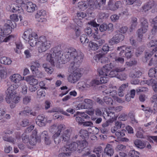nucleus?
Instances as JSON below:
<instances>
[{"instance_id":"nucleus-1","label":"nucleus","mask_w":157,"mask_h":157,"mask_svg":"<svg viewBox=\"0 0 157 157\" xmlns=\"http://www.w3.org/2000/svg\"><path fill=\"white\" fill-rule=\"evenodd\" d=\"M83 55L80 52H77L74 48H70L67 51L65 52L63 57L64 63L71 59L73 60L71 64L74 69L73 72L71 73L67 77L68 81L71 83H74L78 81L82 75L83 70L82 68H78L82 61Z\"/></svg>"},{"instance_id":"nucleus-2","label":"nucleus","mask_w":157,"mask_h":157,"mask_svg":"<svg viewBox=\"0 0 157 157\" xmlns=\"http://www.w3.org/2000/svg\"><path fill=\"white\" fill-rule=\"evenodd\" d=\"M66 128L65 125L62 124H54L51 125L49 129V132L54 133L52 138L56 144H59L61 142L60 136L62 132Z\"/></svg>"},{"instance_id":"nucleus-3","label":"nucleus","mask_w":157,"mask_h":157,"mask_svg":"<svg viewBox=\"0 0 157 157\" xmlns=\"http://www.w3.org/2000/svg\"><path fill=\"white\" fill-rule=\"evenodd\" d=\"M46 60L50 62L52 65L54 66L55 63L58 67L59 64L64 63L63 56L62 52L59 51L57 52H54L52 54L47 53L46 54Z\"/></svg>"},{"instance_id":"nucleus-4","label":"nucleus","mask_w":157,"mask_h":157,"mask_svg":"<svg viewBox=\"0 0 157 157\" xmlns=\"http://www.w3.org/2000/svg\"><path fill=\"white\" fill-rule=\"evenodd\" d=\"M51 44V42L47 40L45 36L40 37L37 45L38 52L41 53L46 51L50 48Z\"/></svg>"},{"instance_id":"nucleus-5","label":"nucleus","mask_w":157,"mask_h":157,"mask_svg":"<svg viewBox=\"0 0 157 157\" xmlns=\"http://www.w3.org/2000/svg\"><path fill=\"white\" fill-rule=\"evenodd\" d=\"M7 94L6 101L7 103H17L20 101V98L16 95V93L14 90H13L12 87H9L6 91Z\"/></svg>"},{"instance_id":"nucleus-6","label":"nucleus","mask_w":157,"mask_h":157,"mask_svg":"<svg viewBox=\"0 0 157 157\" xmlns=\"http://www.w3.org/2000/svg\"><path fill=\"white\" fill-rule=\"evenodd\" d=\"M140 22L141 28L137 30L138 40L140 42L141 41L143 38V34L146 33L148 28V23L146 20L144 18H142L140 20Z\"/></svg>"},{"instance_id":"nucleus-7","label":"nucleus","mask_w":157,"mask_h":157,"mask_svg":"<svg viewBox=\"0 0 157 157\" xmlns=\"http://www.w3.org/2000/svg\"><path fill=\"white\" fill-rule=\"evenodd\" d=\"M25 80L29 84V89L30 91L33 92L36 90L38 83L37 79L35 78L33 76L29 75L25 77Z\"/></svg>"},{"instance_id":"nucleus-8","label":"nucleus","mask_w":157,"mask_h":157,"mask_svg":"<svg viewBox=\"0 0 157 157\" xmlns=\"http://www.w3.org/2000/svg\"><path fill=\"white\" fill-rule=\"evenodd\" d=\"M125 68V67L121 68H116L115 70L112 71L110 72L109 74L108 77L111 78L116 77L119 78L121 80H124L126 78V75L124 74H123V77H122V75L118 76L117 73L124 71Z\"/></svg>"},{"instance_id":"nucleus-9","label":"nucleus","mask_w":157,"mask_h":157,"mask_svg":"<svg viewBox=\"0 0 157 157\" xmlns=\"http://www.w3.org/2000/svg\"><path fill=\"white\" fill-rule=\"evenodd\" d=\"M93 105V101L90 99H85L84 102L78 104L77 109H91Z\"/></svg>"},{"instance_id":"nucleus-10","label":"nucleus","mask_w":157,"mask_h":157,"mask_svg":"<svg viewBox=\"0 0 157 157\" xmlns=\"http://www.w3.org/2000/svg\"><path fill=\"white\" fill-rule=\"evenodd\" d=\"M113 67L114 66L112 63H110L109 64L105 65L99 71V73L100 75L108 76L109 72Z\"/></svg>"},{"instance_id":"nucleus-11","label":"nucleus","mask_w":157,"mask_h":157,"mask_svg":"<svg viewBox=\"0 0 157 157\" xmlns=\"http://www.w3.org/2000/svg\"><path fill=\"white\" fill-rule=\"evenodd\" d=\"M142 85L147 84L152 86L153 90L157 92V78H154L150 80H144L141 82Z\"/></svg>"},{"instance_id":"nucleus-12","label":"nucleus","mask_w":157,"mask_h":157,"mask_svg":"<svg viewBox=\"0 0 157 157\" xmlns=\"http://www.w3.org/2000/svg\"><path fill=\"white\" fill-rule=\"evenodd\" d=\"M65 129L66 128L61 132V137L62 138L63 141L67 142L70 140L72 131L71 129Z\"/></svg>"},{"instance_id":"nucleus-13","label":"nucleus","mask_w":157,"mask_h":157,"mask_svg":"<svg viewBox=\"0 0 157 157\" xmlns=\"http://www.w3.org/2000/svg\"><path fill=\"white\" fill-rule=\"evenodd\" d=\"M117 89V87L113 86L112 84L109 85V88L107 89L103 92V94H110V95L112 96L113 98L114 97H116L115 95L117 94V91L116 90Z\"/></svg>"},{"instance_id":"nucleus-14","label":"nucleus","mask_w":157,"mask_h":157,"mask_svg":"<svg viewBox=\"0 0 157 157\" xmlns=\"http://www.w3.org/2000/svg\"><path fill=\"white\" fill-rule=\"evenodd\" d=\"M45 11L43 10H41L37 11L35 17L37 19L38 21L41 22H44L46 21L47 20L44 17L46 15Z\"/></svg>"},{"instance_id":"nucleus-15","label":"nucleus","mask_w":157,"mask_h":157,"mask_svg":"<svg viewBox=\"0 0 157 157\" xmlns=\"http://www.w3.org/2000/svg\"><path fill=\"white\" fill-rule=\"evenodd\" d=\"M24 77L18 74H14L11 75L10 79L12 82L16 84L19 83V82L24 79Z\"/></svg>"},{"instance_id":"nucleus-16","label":"nucleus","mask_w":157,"mask_h":157,"mask_svg":"<svg viewBox=\"0 0 157 157\" xmlns=\"http://www.w3.org/2000/svg\"><path fill=\"white\" fill-rule=\"evenodd\" d=\"M10 10L13 13L18 12L21 14H22L24 13L21 7L17 4H12L10 6Z\"/></svg>"},{"instance_id":"nucleus-17","label":"nucleus","mask_w":157,"mask_h":157,"mask_svg":"<svg viewBox=\"0 0 157 157\" xmlns=\"http://www.w3.org/2000/svg\"><path fill=\"white\" fill-rule=\"evenodd\" d=\"M60 153L58 155V157H69L71 154V152H69L68 148L64 147L59 150Z\"/></svg>"},{"instance_id":"nucleus-18","label":"nucleus","mask_w":157,"mask_h":157,"mask_svg":"<svg viewBox=\"0 0 157 157\" xmlns=\"http://www.w3.org/2000/svg\"><path fill=\"white\" fill-rule=\"evenodd\" d=\"M124 38V36L123 35L117 34L114 36L109 41L111 43H117L123 40Z\"/></svg>"},{"instance_id":"nucleus-19","label":"nucleus","mask_w":157,"mask_h":157,"mask_svg":"<svg viewBox=\"0 0 157 157\" xmlns=\"http://www.w3.org/2000/svg\"><path fill=\"white\" fill-rule=\"evenodd\" d=\"M38 37L36 33H33V36L29 39L27 42H29L30 46L32 47L35 46L37 45Z\"/></svg>"},{"instance_id":"nucleus-20","label":"nucleus","mask_w":157,"mask_h":157,"mask_svg":"<svg viewBox=\"0 0 157 157\" xmlns=\"http://www.w3.org/2000/svg\"><path fill=\"white\" fill-rule=\"evenodd\" d=\"M47 122V119L42 115H40L37 116L36 120V123L40 127L45 125Z\"/></svg>"},{"instance_id":"nucleus-21","label":"nucleus","mask_w":157,"mask_h":157,"mask_svg":"<svg viewBox=\"0 0 157 157\" xmlns=\"http://www.w3.org/2000/svg\"><path fill=\"white\" fill-rule=\"evenodd\" d=\"M113 26V24L109 23L108 25L106 24L103 23L99 27V30L101 32H104L108 29L109 31H112Z\"/></svg>"},{"instance_id":"nucleus-22","label":"nucleus","mask_w":157,"mask_h":157,"mask_svg":"<svg viewBox=\"0 0 157 157\" xmlns=\"http://www.w3.org/2000/svg\"><path fill=\"white\" fill-rule=\"evenodd\" d=\"M40 137L44 140L45 143L47 145H49L51 143L50 136L46 131H44L41 132Z\"/></svg>"},{"instance_id":"nucleus-23","label":"nucleus","mask_w":157,"mask_h":157,"mask_svg":"<svg viewBox=\"0 0 157 157\" xmlns=\"http://www.w3.org/2000/svg\"><path fill=\"white\" fill-rule=\"evenodd\" d=\"M109 7L110 10L115 11L117 9L121 6V2L120 1H117L114 4H113L111 2L109 1L108 3Z\"/></svg>"},{"instance_id":"nucleus-24","label":"nucleus","mask_w":157,"mask_h":157,"mask_svg":"<svg viewBox=\"0 0 157 157\" xmlns=\"http://www.w3.org/2000/svg\"><path fill=\"white\" fill-rule=\"evenodd\" d=\"M115 126L113 127L111 129V132L113 133H116L117 130L122 129L124 127V124H122L121 122L116 121L115 122Z\"/></svg>"},{"instance_id":"nucleus-25","label":"nucleus","mask_w":157,"mask_h":157,"mask_svg":"<svg viewBox=\"0 0 157 157\" xmlns=\"http://www.w3.org/2000/svg\"><path fill=\"white\" fill-rule=\"evenodd\" d=\"M35 33L33 32L31 29H28L25 31L22 36V38L26 41L28 40L33 36V34Z\"/></svg>"},{"instance_id":"nucleus-26","label":"nucleus","mask_w":157,"mask_h":157,"mask_svg":"<svg viewBox=\"0 0 157 157\" xmlns=\"http://www.w3.org/2000/svg\"><path fill=\"white\" fill-rule=\"evenodd\" d=\"M77 143L78 144V151L79 152H80L82 150L86 147L88 144L87 142L84 140L82 141H77Z\"/></svg>"},{"instance_id":"nucleus-27","label":"nucleus","mask_w":157,"mask_h":157,"mask_svg":"<svg viewBox=\"0 0 157 157\" xmlns=\"http://www.w3.org/2000/svg\"><path fill=\"white\" fill-rule=\"evenodd\" d=\"M36 131H33V134L31 135L29 138V142L31 145H35L36 143Z\"/></svg>"},{"instance_id":"nucleus-28","label":"nucleus","mask_w":157,"mask_h":157,"mask_svg":"<svg viewBox=\"0 0 157 157\" xmlns=\"http://www.w3.org/2000/svg\"><path fill=\"white\" fill-rule=\"evenodd\" d=\"M26 7L27 11L32 13L35 10L36 5L31 2H29L26 4Z\"/></svg>"},{"instance_id":"nucleus-29","label":"nucleus","mask_w":157,"mask_h":157,"mask_svg":"<svg viewBox=\"0 0 157 157\" xmlns=\"http://www.w3.org/2000/svg\"><path fill=\"white\" fill-rule=\"evenodd\" d=\"M66 147L68 148L69 152H71V151H75L76 150L78 151V144H77V141L71 143L68 146H67Z\"/></svg>"},{"instance_id":"nucleus-30","label":"nucleus","mask_w":157,"mask_h":157,"mask_svg":"<svg viewBox=\"0 0 157 157\" xmlns=\"http://www.w3.org/2000/svg\"><path fill=\"white\" fill-rule=\"evenodd\" d=\"M113 150L112 146L109 144H107L104 150V154L109 156H111L113 154Z\"/></svg>"},{"instance_id":"nucleus-31","label":"nucleus","mask_w":157,"mask_h":157,"mask_svg":"<svg viewBox=\"0 0 157 157\" xmlns=\"http://www.w3.org/2000/svg\"><path fill=\"white\" fill-rule=\"evenodd\" d=\"M7 76V70L6 67H1L0 65V77L2 78H6Z\"/></svg>"},{"instance_id":"nucleus-32","label":"nucleus","mask_w":157,"mask_h":157,"mask_svg":"<svg viewBox=\"0 0 157 157\" xmlns=\"http://www.w3.org/2000/svg\"><path fill=\"white\" fill-rule=\"evenodd\" d=\"M134 143L136 147L141 149L144 148L145 146L144 143L140 140L136 139L135 140Z\"/></svg>"},{"instance_id":"nucleus-33","label":"nucleus","mask_w":157,"mask_h":157,"mask_svg":"<svg viewBox=\"0 0 157 157\" xmlns=\"http://www.w3.org/2000/svg\"><path fill=\"white\" fill-rule=\"evenodd\" d=\"M137 20V19L136 17H133L131 18L130 21L131 25L130 27V29L131 30V31L135 29L136 28L138 23Z\"/></svg>"},{"instance_id":"nucleus-34","label":"nucleus","mask_w":157,"mask_h":157,"mask_svg":"<svg viewBox=\"0 0 157 157\" xmlns=\"http://www.w3.org/2000/svg\"><path fill=\"white\" fill-rule=\"evenodd\" d=\"M0 62L2 64L9 65L11 64L12 60L10 58L6 57H2L0 58Z\"/></svg>"},{"instance_id":"nucleus-35","label":"nucleus","mask_w":157,"mask_h":157,"mask_svg":"<svg viewBox=\"0 0 157 157\" xmlns=\"http://www.w3.org/2000/svg\"><path fill=\"white\" fill-rule=\"evenodd\" d=\"M148 65L151 66L153 65L157 67V52L156 53L150 60Z\"/></svg>"},{"instance_id":"nucleus-36","label":"nucleus","mask_w":157,"mask_h":157,"mask_svg":"<svg viewBox=\"0 0 157 157\" xmlns=\"http://www.w3.org/2000/svg\"><path fill=\"white\" fill-rule=\"evenodd\" d=\"M89 6L88 2H86V1L85 2H79L78 5V7L79 9L82 10H85L87 7L88 6Z\"/></svg>"},{"instance_id":"nucleus-37","label":"nucleus","mask_w":157,"mask_h":157,"mask_svg":"<svg viewBox=\"0 0 157 157\" xmlns=\"http://www.w3.org/2000/svg\"><path fill=\"white\" fill-rule=\"evenodd\" d=\"M3 139L5 141L12 143L13 144H14L16 142L15 139L11 136H8V135L3 134Z\"/></svg>"},{"instance_id":"nucleus-38","label":"nucleus","mask_w":157,"mask_h":157,"mask_svg":"<svg viewBox=\"0 0 157 157\" xmlns=\"http://www.w3.org/2000/svg\"><path fill=\"white\" fill-rule=\"evenodd\" d=\"M10 18L12 21L14 22L18 21L19 19L21 21L22 20V17L21 15H18L13 14L10 16Z\"/></svg>"},{"instance_id":"nucleus-39","label":"nucleus","mask_w":157,"mask_h":157,"mask_svg":"<svg viewBox=\"0 0 157 157\" xmlns=\"http://www.w3.org/2000/svg\"><path fill=\"white\" fill-rule=\"evenodd\" d=\"M42 66L44 68L45 71L49 74H51L53 71V69L51 67H49L46 63L43 64Z\"/></svg>"},{"instance_id":"nucleus-40","label":"nucleus","mask_w":157,"mask_h":157,"mask_svg":"<svg viewBox=\"0 0 157 157\" xmlns=\"http://www.w3.org/2000/svg\"><path fill=\"white\" fill-rule=\"evenodd\" d=\"M157 51V47H155V48L152 49V51L150 52L149 51H147L146 52L145 54V58L146 59V61L147 59L150 58L153 53Z\"/></svg>"},{"instance_id":"nucleus-41","label":"nucleus","mask_w":157,"mask_h":157,"mask_svg":"<svg viewBox=\"0 0 157 157\" xmlns=\"http://www.w3.org/2000/svg\"><path fill=\"white\" fill-rule=\"evenodd\" d=\"M137 132L136 134V136L138 138H144V136L143 135V133L144 132L143 130L141 127H139L137 130Z\"/></svg>"},{"instance_id":"nucleus-42","label":"nucleus","mask_w":157,"mask_h":157,"mask_svg":"<svg viewBox=\"0 0 157 157\" xmlns=\"http://www.w3.org/2000/svg\"><path fill=\"white\" fill-rule=\"evenodd\" d=\"M154 5V3L153 2H150L143 6V10L144 11H146L151 9Z\"/></svg>"},{"instance_id":"nucleus-43","label":"nucleus","mask_w":157,"mask_h":157,"mask_svg":"<svg viewBox=\"0 0 157 157\" xmlns=\"http://www.w3.org/2000/svg\"><path fill=\"white\" fill-rule=\"evenodd\" d=\"M151 101L154 103L153 109L155 110H157V94L153 95L151 98Z\"/></svg>"},{"instance_id":"nucleus-44","label":"nucleus","mask_w":157,"mask_h":157,"mask_svg":"<svg viewBox=\"0 0 157 157\" xmlns=\"http://www.w3.org/2000/svg\"><path fill=\"white\" fill-rule=\"evenodd\" d=\"M142 74V73L140 71H132L130 73L129 76L132 78L139 77Z\"/></svg>"},{"instance_id":"nucleus-45","label":"nucleus","mask_w":157,"mask_h":157,"mask_svg":"<svg viewBox=\"0 0 157 157\" xmlns=\"http://www.w3.org/2000/svg\"><path fill=\"white\" fill-rule=\"evenodd\" d=\"M154 26L152 29V33L153 34H157V16L153 20Z\"/></svg>"},{"instance_id":"nucleus-46","label":"nucleus","mask_w":157,"mask_h":157,"mask_svg":"<svg viewBox=\"0 0 157 157\" xmlns=\"http://www.w3.org/2000/svg\"><path fill=\"white\" fill-rule=\"evenodd\" d=\"M88 46L90 49L94 51L97 50L99 48V46L96 43L92 41L89 42Z\"/></svg>"},{"instance_id":"nucleus-47","label":"nucleus","mask_w":157,"mask_h":157,"mask_svg":"<svg viewBox=\"0 0 157 157\" xmlns=\"http://www.w3.org/2000/svg\"><path fill=\"white\" fill-rule=\"evenodd\" d=\"M20 87L21 88L22 93L24 94H26L27 87L25 84V83L24 82H21V83Z\"/></svg>"},{"instance_id":"nucleus-48","label":"nucleus","mask_w":157,"mask_h":157,"mask_svg":"<svg viewBox=\"0 0 157 157\" xmlns=\"http://www.w3.org/2000/svg\"><path fill=\"white\" fill-rule=\"evenodd\" d=\"M79 134L82 138H87L89 135V132L86 130L82 129L80 131Z\"/></svg>"},{"instance_id":"nucleus-49","label":"nucleus","mask_w":157,"mask_h":157,"mask_svg":"<svg viewBox=\"0 0 157 157\" xmlns=\"http://www.w3.org/2000/svg\"><path fill=\"white\" fill-rule=\"evenodd\" d=\"M29 137L25 132L23 133L22 135V140L23 142L25 143H27L29 142Z\"/></svg>"},{"instance_id":"nucleus-50","label":"nucleus","mask_w":157,"mask_h":157,"mask_svg":"<svg viewBox=\"0 0 157 157\" xmlns=\"http://www.w3.org/2000/svg\"><path fill=\"white\" fill-rule=\"evenodd\" d=\"M99 132L98 129L94 127H92L89 129V133L93 134H97Z\"/></svg>"},{"instance_id":"nucleus-51","label":"nucleus","mask_w":157,"mask_h":157,"mask_svg":"<svg viewBox=\"0 0 157 157\" xmlns=\"http://www.w3.org/2000/svg\"><path fill=\"white\" fill-rule=\"evenodd\" d=\"M103 100L105 103L107 105H109L113 104V100L107 96H105L103 98Z\"/></svg>"},{"instance_id":"nucleus-52","label":"nucleus","mask_w":157,"mask_h":157,"mask_svg":"<svg viewBox=\"0 0 157 157\" xmlns=\"http://www.w3.org/2000/svg\"><path fill=\"white\" fill-rule=\"evenodd\" d=\"M102 151V148L101 147H98L94 149V151L97 155V157H99Z\"/></svg>"},{"instance_id":"nucleus-53","label":"nucleus","mask_w":157,"mask_h":157,"mask_svg":"<svg viewBox=\"0 0 157 157\" xmlns=\"http://www.w3.org/2000/svg\"><path fill=\"white\" fill-rule=\"evenodd\" d=\"M81 42L82 44L88 43L89 42V40L87 38V36L86 34L82 35L80 38Z\"/></svg>"},{"instance_id":"nucleus-54","label":"nucleus","mask_w":157,"mask_h":157,"mask_svg":"<svg viewBox=\"0 0 157 157\" xmlns=\"http://www.w3.org/2000/svg\"><path fill=\"white\" fill-rule=\"evenodd\" d=\"M109 77L108 76H101L100 78V83H106L108 81Z\"/></svg>"},{"instance_id":"nucleus-55","label":"nucleus","mask_w":157,"mask_h":157,"mask_svg":"<svg viewBox=\"0 0 157 157\" xmlns=\"http://www.w3.org/2000/svg\"><path fill=\"white\" fill-rule=\"evenodd\" d=\"M37 96L38 97H44L45 93L44 90L42 89H39L37 92Z\"/></svg>"},{"instance_id":"nucleus-56","label":"nucleus","mask_w":157,"mask_h":157,"mask_svg":"<svg viewBox=\"0 0 157 157\" xmlns=\"http://www.w3.org/2000/svg\"><path fill=\"white\" fill-rule=\"evenodd\" d=\"M16 49H15V52L18 53L20 52V50L23 48L22 45L21 43H16Z\"/></svg>"},{"instance_id":"nucleus-57","label":"nucleus","mask_w":157,"mask_h":157,"mask_svg":"<svg viewBox=\"0 0 157 157\" xmlns=\"http://www.w3.org/2000/svg\"><path fill=\"white\" fill-rule=\"evenodd\" d=\"M121 131L118 130L116 132L115 135L117 137L124 136L125 135L124 132L125 130L122 129H121Z\"/></svg>"},{"instance_id":"nucleus-58","label":"nucleus","mask_w":157,"mask_h":157,"mask_svg":"<svg viewBox=\"0 0 157 157\" xmlns=\"http://www.w3.org/2000/svg\"><path fill=\"white\" fill-rule=\"evenodd\" d=\"M147 45L149 47H152L153 46L157 47V40H151L147 44Z\"/></svg>"},{"instance_id":"nucleus-59","label":"nucleus","mask_w":157,"mask_h":157,"mask_svg":"<svg viewBox=\"0 0 157 157\" xmlns=\"http://www.w3.org/2000/svg\"><path fill=\"white\" fill-rule=\"evenodd\" d=\"M77 15L78 19L79 20H81L84 18H85L86 16V13L82 12H80L78 13L77 14Z\"/></svg>"},{"instance_id":"nucleus-60","label":"nucleus","mask_w":157,"mask_h":157,"mask_svg":"<svg viewBox=\"0 0 157 157\" xmlns=\"http://www.w3.org/2000/svg\"><path fill=\"white\" fill-rule=\"evenodd\" d=\"M31 100V98L30 97L25 96L23 98V103L24 104L27 105L30 102Z\"/></svg>"},{"instance_id":"nucleus-61","label":"nucleus","mask_w":157,"mask_h":157,"mask_svg":"<svg viewBox=\"0 0 157 157\" xmlns=\"http://www.w3.org/2000/svg\"><path fill=\"white\" fill-rule=\"evenodd\" d=\"M124 61V59L123 57L118 56L115 58V61L118 63L123 64Z\"/></svg>"},{"instance_id":"nucleus-62","label":"nucleus","mask_w":157,"mask_h":157,"mask_svg":"<svg viewBox=\"0 0 157 157\" xmlns=\"http://www.w3.org/2000/svg\"><path fill=\"white\" fill-rule=\"evenodd\" d=\"M156 73L155 69L154 68H151L149 71L148 75L149 76L153 77L155 76V75Z\"/></svg>"},{"instance_id":"nucleus-63","label":"nucleus","mask_w":157,"mask_h":157,"mask_svg":"<svg viewBox=\"0 0 157 157\" xmlns=\"http://www.w3.org/2000/svg\"><path fill=\"white\" fill-rule=\"evenodd\" d=\"M102 52L104 54H106L109 51V47L107 44H105L104 45L102 48Z\"/></svg>"},{"instance_id":"nucleus-64","label":"nucleus","mask_w":157,"mask_h":157,"mask_svg":"<svg viewBox=\"0 0 157 157\" xmlns=\"http://www.w3.org/2000/svg\"><path fill=\"white\" fill-rule=\"evenodd\" d=\"M129 153L131 155V157H139V153L134 150L131 151H130Z\"/></svg>"}]
</instances>
